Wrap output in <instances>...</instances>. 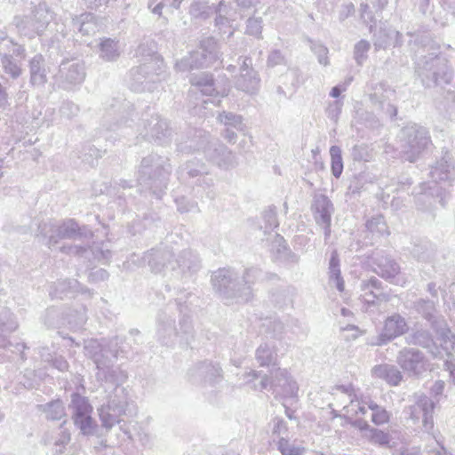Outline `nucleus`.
<instances>
[{
  "instance_id": "37",
  "label": "nucleus",
  "mask_w": 455,
  "mask_h": 455,
  "mask_svg": "<svg viewBox=\"0 0 455 455\" xmlns=\"http://www.w3.org/2000/svg\"><path fill=\"white\" fill-rule=\"evenodd\" d=\"M18 323L13 314L6 307H0V347L6 348L12 343L4 339V335L14 331Z\"/></svg>"
},
{
  "instance_id": "20",
  "label": "nucleus",
  "mask_w": 455,
  "mask_h": 455,
  "mask_svg": "<svg viewBox=\"0 0 455 455\" xmlns=\"http://www.w3.org/2000/svg\"><path fill=\"white\" fill-rule=\"evenodd\" d=\"M188 376L192 384H209L210 386L219 383L223 378L220 364L210 361L196 363L188 370Z\"/></svg>"
},
{
  "instance_id": "21",
  "label": "nucleus",
  "mask_w": 455,
  "mask_h": 455,
  "mask_svg": "<svg viewBox=\"0 0 455 455\" xmlns=\"http://www.w3.org/2000/svg\"><path fill=\"white\" fill-rule=\"evenodd\" d=\"M174 252L168 246H158L146 251L140 265H148L153 273L159 274L165 270L171 271V262Z\"/></svg>"
},
{
  "instance_id": "51",
  "label": "nucleus",
  "mask_w": 455,
  "mask_h": 455,
  "mask_svg": "<svg viewBox=\"0 0 455 455\" xmlns=\"http://www.w3.org/2000/svg\"><path fill=\"white\" fill-rule=\"evenodd\" d=\"M373 45L375 50L386 49L392 44V28H387L380 27L379 30H373Z\"/></svg>"
},
{
  "instance_id": "17",
  "label": "nucleus",
  "mask_w": 455,
  "mask_h": 455,
  "mask_svg": "<svg viewBox=\"0 0 455 455\" xmlns=\"http://www.w3.org/2000/svg\"><path fill=\"white\" fill-rule=\"evenodd\" d=\"M204 155L208 162L223 170L233 169L237 164L233 152L217 139L209 138Z\"/></svg>"
},
{
  "instance_id": "1",
  "label": "nucleus",
  "mask_w": 455,
  "mask_h": 455,
  "mask_svg": "<svg viewBox=\"0 0 455 455\" xmlns=\"http://www.w3.org/2000/svg\"><path fill=\"white\" fill-rule=\"evenodd\" d=\"M415 53V73L426 88L443 87L451 82L453 71L448 59L440 53L439 44L427 32L406 33Z\"/></svg>"
},
{
  "instance_id": "15",
  "label": "nucleus",
  "mask_w": 455,
  "mask_h": 455,
  "mask_svg": "<svg viewBox=\"0 0 455 455\" xmlns=\"http://www.w3.org/2000/svg\"><path fill=\"white\" fill-rule=\"evenodd\" d=\"M171 264L172 275L178 279H185L197 273L201 267L198 253L190 248L183 249L174 253Z\"/></svg>"
},
{
  "instance_id": "4",
  "label": "nucleus",
  "mask_w": 455,
  "mask_h": 455,
  "mask_svg": "<svg viewBox=\"0 0 455 455\" xmlns=\"http://www.w3.org/2000/svg\"><path fill=\"white\" fill-rule=\"evenodd\" d=\"M176 303L180 314H183L180 320V331L177 330L174 318L166 311L161 310L156 321L157 340L164 346L171 347L175 344L177 338L180 342L188 345L193 339V325L191 317L186 313L188 308L187 300L182 295L176 299Z\"/></svg>"
},
{
  "instance_id": "31",
  "label": "nucleus",
  "mask_w": 455,
  "mask_h": 455,
  "mask_svg": "<svg viewBox=\"0 0 455 455\" xmlns=\"http://www.w3.org/2000/svg\"><path fill=\"white\" fill-rule=\"evenodd\" d=\"M361 291H363L361 296L367 304L373 305L376 300H387L388 296L384 291L382 282L375 276H371L370 279L363 281L361 283Z\"/></svg>"
},
{
  "instance_id": "63",
  "label": "nucleus",
  "mask_w": 455,
  "mask_h": 455,
  "mask_svg": "<svg viewBox=\"0 0 455 455\" xmlns=\"http://www.w3.org/2000/svg\"><path fill=\"white\" fill-rule=\"evenodd\" d=\"M343 411H346L347 417L351 418L352 416H356L358 414L365 415L367 408L364 405V402H360L351 398L349 404L343 407Z\"/></svg>"
},
{
  "instance_id": "57",
  "label": "nucleus",
  "mask_w": 455,
  "mask_h": 455,
  "mask_svg": "<svg viewBox=\"0 0 455 455\" xmlns=\"http://www.w3.org/2000/svg\"><path fill=\"white\" fill-rule=\"evenodd\" d=\"M219 121L224 125L234 127L237 130H243V118L241 116L234 114L232 112L223 111L218 116Z\"/></svg>"
},
{
  "instance_id": "41",
  "label": "nucleus",
  "mask_w": 455,
  "mask_h": 455,
  "mask_svg": "<svg viewBox=\"0 0 455 455\" xmlns=\"http://www.w3.org/2000/svg\"><path fill=\"white\" fill-rule=\"evenodd\" d=\"M405 339L409 345L420 346L425 348H429L434 345L431 333L428 330L423 328H413Z\"/></svg>"
},
{
  "instance_id": "54",
  "label": "nucleus",
  "mask_w": 455,
  "mask_h": 455,
  "mask_svg": "<svg viewBox=\"0 0 455 455\" xmlns=\"http://www.w3.org/2000/svg\"><path fill=\"white\" fill-rule=\"evenodd\" d=\"M363 436L372 444L381 447H389L391 435L381 429L372 427L370 433H365Z\"/></svg>"
},
{
  "instance_id": "55",
  "label": "nucleus",
  "mask_w": 455,
  "mask_h": 455,
  "mask_svg": "<svg viewBox=\"0 0 455 455\" xmlns=\"http://www.w3.org/2000/svg\"><path fill=\"white\" fill-rule=\"evenodd\" d=\"M330 156L331 174L339 179L342 174L344 167L341 148L336 145L331 146L330 148Z\"/></svg>"
},
{
  "instance_id": "33",
  "label": "nucleus",
  "mask_w": 455,
  "mask_h": 455,
  "mask_svg": "<svg viewBox=\"0 0 455 455\" xmlns=\"http://www.w3.org/2000/svg\"><path fill=\"white\" fill-rule=\"evenodd\" d=\"M207 171L205 164L193 159L181 164L177 171V174L180 180L190 183V180L194 181L198 177H202L203 174H207Z\"/></svg>"
},
{
  "instance_id": "64",
  "label": "nucleus",
  "mask_w": 455,
  "mask_h": 455,
  "mask_svg": "<svg viewBox=\"0 0 455 455\" xmlns=\"http://www.w3.org/2000/svg\"><path fill=\"white\" fill-rule=\"evenodd\" d=\"M175 203L178 211L181 213H186L189 212H200V209L198 207L197 203L195 201H191L185 196L176 198Z\"/></svg>"
},
{
  "instance_id": "14",
  "label": "nucleus",
  "mask_w": 455,
  "mask_h": 455,
  "mask_svg": "<svg viewBox=\"0 0 455 455\" xmlns=\"http://www.w3.org/2000/svg\"><path fill=\"white\" fill-rule=\"evenodd\" d=\"M139 133L148 140L155 141L158 145L168 144L171 140L172 128L166 119L158 114H152L149 117L142 118Z\"/></svg>"
},
{
  "instance_id": "26",
  "label": "nucleus",
  "mask_w": 455,
  "mask_h": 455,
  "mask_svg": "<svg viewBox=\"0 0 455 455\" xmlns=\"http://www.w3.org/2000/svg\"><path fill=\"white\" fill-rule=\"evenodd\" d=\"M271 389L277 395L293 397L297 395L299 388L296 381L286 370L278 369L271 380Z\"/></svg>"
},
{
  "instance_id": "13",
  "label": "nucleus",
  "mask_w": 455,
  "mask_h": 455,
  "mask_svg": "<svg viewBox=\"0 0 455 455\" xmlns=\"http://www.w3.org/2000/svg\"><path fill=\"white\" fill-rule=\"evenodd\" d=\"M404 139V158L414 163L430 143L428 131L417 124L407 126L402 131Z\"/></svg>"
},
{
  "instance_id": "45",
  "label": "nucleus",
  "mask_w": 455,
  "mask_h": 455,
  "mask_svg": "<svg viewBox=\"0 0 455 455\" xmlns=\"http://www.w3.org/2000/svg\"><path fill=\"white\" fill-rule=\"evenodd\" d=\"M241 278L242 285H248L250 290L252 291L251 286L256 283L259 281H261L265 278L267 279H274L277 278V275L275 274H268V273H263V271L255 267H248L244 270L243 274Z\"/></svg>"
},
{
  "instance_id": "9",
  "label": "nucleus",
  "mask_w": 455,
  "mask_h": 455,
  "mask_svg": "<svg viewBox=\"0 0 455 455\" xmlns=\"http://www.w3.org/2000/svg\"><path fill=\"white\" fill-rule=\"evenodd\" d=\"M435 407V402L430 397L420 395L416 397V401L413 404L404 409V413L408 415V418L415 424L421 420L422 431L433 436V438L439 443L437 438L439 432L435 429L433 418Z\"/></svg>"
},
{
  "instance_id": "18",
  "label": "nucleus",
  "mask_w": 455,
  "mask_h": 455,
  "mask_svg": "<svg viewBox=\"0 0 455 455\" xmlns=\"http://www.w3.org/2000/svg\"><path fill=\"white\" fill-rule=\"evenodd\" d=\"M396 362L410 376H419L427 370V359L415 347H403L398 352Z\"/></svg>"
},
{
  "instance_id": "16",
  "label": "nucleus",
  "mask_w": 455,
  "mask_h": 455,
  "mask_svg": "<svg viewBox=\"0 0 455 455\" xmlns=\"http://www.w3.org/2000/svg\"><path fill=\"white\" fill-rule=\"evenodd\" d=\"M436 204L442 207L446 205V200L443 188L435 184L423 182L419 186V191L415 196V204L419 211L429 212L435 218L434 211Z\"/></svg>"
},
{
  "instance_id": "28",
  "label": "nucleus",
  "mask_w": 455,
  "mask_h": 455,
  "mask_svg": "<svg viewBox=\"0 0 455 455\" xmlns=\"http://www.w3.org/2000/svg\"><path fill=\"white\" fill-rule=\"evenodd\" d=\"M192 86L198 89L203 95L207 96H226V90H221L216 85L214 78L212 74L201 72L199 74H194L189 79Z\"/></svg>"
},
{
  "instance_id": "60",
  "label": "nucleus",
  "mask_w": 455,
  "mask_h": 455,
  "mask_svg": "<svg viewBox=\"0 0 455 455\" xmlns=\"http://www.w3.org/2000/svg\"><path fill=\"white\" fill-rule=\"evenodd\" d=\"M271 301L279 308L291 303L290 291L288 289H278L271 293Z\"/></svg>"
},
{
  "instance_id": "49",
  "label": "nucleus",
  "mask_w": 455,
  "mask_h": 455,
  "mask_svg": "<svg viewBox=\"0 0 455 455\" xmlns=\"http://www.w3.org/2000/svg\"><path fill=\"white\" fill-rule=\"evenodd\" d=\"M105 152L106 150L102 152L94 145L85 143L80 151L79 158L88 166L93 167L95 164H97L98 160L102 157V154Z\"/></svg>"
},
{
  "instance_id": "7",
  "label": "nucleus",
  "mask_w": 455,
  "mask_h": 455,
  "mask_svg": "<svg viewBox=\"0 0 455 455\" xmlns=\"http://www.w3.org/2000/svg\"><path fill=\"white\" fill-rule=\"evenodd\" d=\"M124 338L115 336L109 339L89 340L84 349L96 364V367H106L115 363L119 357H125L128 350L124 346Z\"/></svg>"
},
{
  "instance_id": "8",
  "label": "nucleus",
  "mask_w": 455,
  "mask_h": 455,
  "mask_svg": "<svg viewBox=\"0 0 455 455\" xmlns=\"http://www.w3.org/2000/svg\"><path fill=\"white\" fill-rule=\"evenodd\" d=\"M86 77V66L78 58H66L59 65L53 79L59 89L73 92L80 88Z\"/></svg>"
},
{
  "instance_id": "35",
  "label": "nucleus",
  "mask_w": 455,
  "mask_h": 455,
  "mask_svg": "<svg viewBox=\"0 0 455 455\" xmlns=\"http://www.w3.org/2000/svg\"><path fill=\"white\" fill-rule=\"evenodd\" d=\"M371 375L373 378L385 380L393 387L398 386L403 379L402 372L397 367L387 363L375 365L371 369Z\"/></svg>"
},
{
  "instance_id": "38",
  "label": "nucleus",
  "mask_w": 455,
  "mask_h": 455,
  "mask_svg": "<svg viewBox=\"0 0 455 455\" xmlns=\"http://www.w3.org/2000/svg\"><path fill=\"white\" fill-rule=\"evenodd\" d=\"M190 184L195 194L197 196H203L204 195L210 200H213L217 196L214 188V179L208 171L207 174H203L202 177H198L194 181H191Z\"/></svg>"
},
{
  "instance_id": "2",
  "label": "nucleus",
  "mask_w": 455,
  "mask_h": 455,
  "mask_svg": "<svg viewBox=\"0 0 455 455\" xmlns=\"http://www.w3.org/2000/svg\"><path fill=\"white\" fill-rule=\"evenodd\" d=\"M140 65L130 70L131 88L134 92H153L164 78V60L153 41L140 44L136 50Z\"/></svg>"
},
{
  "instance_id": "53",
  "label": "nucleus",
  "mask_w": 455,
  "mask_h": 455,
  "mask_svg": "<svg viewBox=\"0 0 455 455\" xmlns=\"http://www.w3.org/2000/svg\"><path fill=\"white\" fill-rule=\"evenodd\" d=\"M365 227L373 236H383L388 235V228L382 215H378L368 220Z\"/></svg>"
},
{
  "instance_id": "32",
  "label": "nucleus",
  "mask_w": 455,
  "mask_h": 455,
  "mask_svg": "<svg viewBox=\"0 0 455 455\" xmlns=\"http://www.w3.org/2000/svg\"><path fill=\"white\" fill-rule=\"evenodd\" d=\"M453 168L451 157L445 155L441 160L436 162L435 165L431 167L429 176L432 179V182L430 184L437 185L440 181H448L450 185H452L454 180Z\"/></svg>"
},
{
  "instance_id": "43",
  "label": "nucleus",
  "mask_w": 455,
  "mask_h": 455,
  "mask_svg": "<svg viewBox=\"0 0 455 455\" xmlns=\"http://www.w3.org/2000/svg\"><path fill=\"white\" fill-rule=\"evenodd\" d=\"M97 376L99 379H105L112 384L120 385L127 379V374L124 371L119 367H114V363H111L106 367H97Z\"/></svg>"
},
{
  "instance_id": "23",
  "label": "nucleus",
  "mask_w": 455,
  "mask_h": 455,
  "mask_svg": "<svg viewBox=\"0 0 455 455\" xmlns=\"http://www.w3.org/2000/svg\"><path fill=\"white\" fill-rule=\"evenodd\" d=\"M237 90L249 94H255L260 87V79L257 71L251 67V59L245 57L240 67V76L235 82Z\"/></svg>"
},
{
  "instance_id": "44",
  "label": "nucleus",
  "mask_w": 455,
  "mask_h": 455,
  "mask_svg": "<svg viewBox=\"0 0 455 455\" xmlns=\"http://www.w3.org/2000/svg\"><path fill=\"white\" fill-rule=\"evenodd\" d=\"M255 359L259 366L275 365L277 355L274 346L267 343L261 344L255 352Z\"/></svg>"
},
{
  "instance_id": "5",
  "label": "nucleus",
  "mask_w": 455,
  "mask_h": 455,
  "mask_svg": "<svg viewBox=\"0 0 455 455\" xmlns=\"http://www.w3.org/2000/svg\"><path fill=\"white\" fill-rule=\"evenodd\" d=\"M211 282L213 290L226 303H246L253 296L248 285H242L239 274L232 267H222L214 271Z\"/></svg>"
},
{
  "instance_id": "39",
  "label": "nucleus",
  "mask_w": 455,
  "mask_h": 455,
  "mask_svg": "<svg viewBox=\"0 0 455 455\" xmlns=\"http://www.w3.org/2000/svg\"><path fill=\"white\" fill-rule=\"evenodd\" d=\"M436 246L428 240H419L415 243L411 250V254L419 261L432 263L436 256Z\"/></svg>"
},
{
  "instance_id": "30",
  "label": "nucleus",
  "mask_w": 455,
  "mask_h": 455,
  "mask_svg": "<svg viewBox=\"0 0 455 455\" xmlns=\"http://www.w3.org/2000/svg\"><path fill=\"white\" fill-rule=\"evenodd\" d=\"M433 328L437 334L441 347L445 352L448 359L452 362L455 360V334L447 327L445 321L434 322Z\"/></svg>"
},
{
  "instance_id": "58",
  "label": "nucleus",
  "mask_w": 455,
  "mask_h": 455,
  "mask_svg": "<svg viewBox=\"0 0 455 455\" xmlns=\"http://www.w3.org/2000/svg\"><path fill=\"white\" fill-rule=\"evenodd\" d=\"M277 449L283 455H303L305 449L289 443V438H280L277 442Z\"/></svg>"
},
{
  "instance_id": "12",
  "label": "nucleus",
  "mask_w": 455,
  "mask_h": 455,
  "mask_svg": "<svg viewBox=\"0 0 455 455\" xmlns=\"http://www.w3.org/2000/svg\"><path fill=\"white\" fill-rule=\"evenodd\" d=\"M37 236L46 239L45 243L50 249L59 243L60 239H73L79 235L78 224L74 220H68L60 225L55 221H44L38 224Z\"/></svg>"
},
{
  "instance_id": "3",
  "label": "nucleus",
  "mask_w": 455,
  "mask_h": 455,
  "mask_svg": "<svg viewBox=\"0 0 455 455\" xmlns=\"http://www.w3.org/2000/svg\"><path fill=\"white\" fill-rule=\"evenodd\" d=\"M172 172L168 156L151 153L144 156L138 168L137 181L141 191L161 199L167 189Z\"/></svg>"
},
{
  "instance_id": "10",
  "label": "nucleus",
  "mask_w": 455,
  "mask_h": 455,
  "mask_svg": "<svg viewBox=\"0 0 455 455\" xmlns=\"http://www.w3.org/2000/svg\"><path fill=\"white\" fill-rule=\"evenodd\" d=\"M52 20L45 4H39L32 13L25 17H15L14 22L20 36L32 39L42 36Z\"/></svg>"
},
{
  "instance_id": "6",
  "label": "nucleus",
  "mask_w": 455,
  "mask_h": 455,
  "mask_svg": "<svg viewBox=\"0 0 455 455\" xmlns=\"http://www.w3.org/2000/svg\"><path fill=\"white\" fill-rule=\"evenodd\" d=\"M98 411L102 427L109 430L121 422V416L133 417L138 409L127 389L116 385L109 394L107 403L102 404Z\"/></svg>"
},
{
  "instance_id": "11",
  "label": "nucleus",
  "mask_w": 455,
  "mask_h": 455,
  "mask_svg": "<svg viewBox=\"0 0 455 455\" xmlns=\"http://www.w3.org/2000/svg\"><path fill=\"white\" fill-rule=\"evenodd\" d=\"M69 409L74 424L81 433L84 435H94L97 424L92 417V406L88 398L78 393H73Z\"/></svg>"
},
{
  "instance_id": "47",
  "label": "nucleus",
  "mask_w": 455,
  "mask_h": 455,
  "mask_svg": "<svg viewBox=\"0 0 455 455\" xmlns=\"http://www.w3.org/2000/svg\"><path fill=\"white\" fill-rule=\"evenodd\" d=\"M99 47L100 57L106 61H114L119 57L118 42L114 39H102Z\"/></svg>"
},
{
  "instance_id": "46",
  "label": "nucleus",
  "mask_w": 455,
  "mask_h": 455,
  "mask_svg": "<svg viewBox=\"0 0 455 455\" xmlns=\"http://www.w3.org/2000/svg\"><path fill=\"white\" fill-rule=\"evenodd\" d=\"M413 308L420 314L425 319L431 323L435 321H444L443 319H437L435 315V303L430 299H419L413 302Z\"/></svg>"
},
{
  "instance_id": "25",
  "label": "nucleus",
  "mask_w": 455,
  "mask_h": 455,
  "mask_svg": "<svg viewBox=\"0 0 455 455\" xmlns=\"http://www.w3.org/2000/svg\"><path fill=\"white\" fill-rule=\"evenodd\" d=\"M114 101L115 103L110 105V109L108 110L107 115L104 116L103 127L106 132L121 129L122 124L128 122L127 117L124 114L129 110L128 115H131V112L133 111L132 105L130 102L116 100Z\"/></svg>"
},
{
  "instance_id": "40",
  "label": "nucleus",
  "mask_w": 455,
  "mask_h": 455,
  "mask_svg": "<svg viewBox=\"0 0 455 455\" xmlns=\"http://www.w3.org/2000/svg\"><path fill=\"white\" fill-rule=\"evenodd\" d=\"M36 409L38 411L44 414L47 420H60L66 416L65 406L60 399H55L44 404H38Z\"/></svg>"
},
{
  "instance_id": "42",
  "label": "nucleus",
  "mask_w": 455,
  "mask_h": 455,
  "mask_svg": "<svg viewBox=\"0 0 455 455\" xmlns=\"http://www.w3.org/2000/svg\"><path fill=\"white\" fill-rule=\"evenodd\" d=\"M215 0H193L189 13L196 19L206 20L213 15Z\"/></svg>"
},
{
  "instance_id": "59",
  "label": "nucleus",
  "mask_w": 455,
  "mask_h": 455,
  "mask_svg": "<svg viewBox=\"0 0 455 455\" xmlns=\"http://www.w3.org/2000/svg\"><path fill=\"white\" fill-rule=\"evenodd\" d=\"M311 51L316 55L318 62L321 65L328 66V48L319 42H315L311 39H307Z\"/></svg>"
},
{
  "instance_id": "56",
  "label": "nucleus",
  "mask_w": 455,
  "mask_h": 455,
  "mask_svg": "<svg viewBox=\"0 0 455 455\" xmlns=\"http://www.w3.org/2000/svg\"><path fill=\"white\" fill-rule=\"evenodd\" d=\"M371 44L364 39L360 40L354 47V59L358 66H363L368 58Z\"/></svg>"
},
{
  "instance_id": "62",
  "label": "nucleus",
  "mask_w": 455,
  "mask_h": 455,
  "mask_svg": "<svg viewBox=\"0 0 455 455\" xmlns=\"http://www.w3.org/2000/svg\"><path fill=\"white\" fill-rule=\"evenodd\" d=\"M262 218L265 222V232L272 231L278 227L277 213L275 207H269L264 211Z\"/></svg>"
},
{
  "instance_id": "61",
  "label": "nucleus",
  "mask_w": 455,
  "mask_h": 455,
  "mask_svg": "<svg viewBox=\"0 0 455 455\" xmlns=\"http://www.w3.org/2000/svg\"><path fill=\"white\" fill-rule=\"evenodd\" d=\"M234 20L235 18L216 15L214 20V25L219 29L220 34H228L227 37L229 38L234 34V31L231 28V22Z\"/></svg>"
},
{
  "instance_id": "52",
  "label": "nucleus",
  "mask_w": 455,
  "mask_h": 455,
  "mask_svg": "<svg viewBox=\"0 0 455 455\" xmlns=\"http://www.w3.org/2000/svg\"><path fill=\"white\" fill-rule=\"evenodd\" d=\"M199 48L206 53L209 60L215 63L220 58V51L217 41L212 37H206L201 40Z\"/></svg>"
},
{
  "instance_id": "50",
  "label": "nucleus",
  "mask_w": 455,
  "mask_h": 455,
  "mask_svg": "<svg viewBox=\"0 0 455 455\" xmlns=\"http://www.w3.org/2000/svg\"><path fill=\"white\" fill-rule=\"evenodd\" d=\"M3 71L12 79H17L22 74L21 62L12 58V55L0 59Z\"/></svg>"
},
{
  "instance_id": "36",
  "label": "nucleus",
  "mask_w": 455,
  "mask_h": 455,
  "mask_svg": "<svg viewBox=\"0 0 455 455\" xmlns=\"http://www.w3.org/2000/svg\"><path fill=\"white\" fill-rule=\"evenodd\" d=\"M387 3L388 0H366V3L360 4L361 19L369 27L370 32H372V28L377 24L372 9L376 12H382Z\"/></svg>"
},
{
  "instance_id": "24",
  "label": "nucleus",
  "mask_w": 455,
  "mask_h": 455,
  "mask_svg": "<svg viewBox=\"0 0 455 455\" xmlns=\"http://www.w3.org/2000/svg\"><path fill=\"white\" fill-rule=\"evenodd\" d=\"M210 134L203 130H189L177 140V151L182 154H191L202 151L207 145Z\"/></svg>"
},
{
  "instance_id": "34",
  "label": "nucleus",
  "mask_w": 455,
  "mask_h": 455,
  "mask_svg": "<svg viewBox=\"0 0 455 455\" xmlns=\"http://www.w3.org/2000/svg\"><path fill=\"white\" fill-rule=\"evenodd\" d=\"M28 68L31 84L34 86H44L47 82L48 74L44 57L40 53L36 54L29 60Z\"/></svg>"
},
{
  "instance_id": "29",
  "label": "nucleus",
  "mask_w": 455,
  "mask_h": 455,
  "mask_svg": "<svg viewBox=\"0 0 455 455\" xmlns=\"http://www.w3.org/2000/svg\"><path fill=\"white\" fill-rule=\"evenodd\" d=\"M311 211L315 224H319L325 221H331L334 206L327 196L316 194L313 198Z\"/></svg>"
},
{
  "instance_id": "27",
  "label": "nucleus",
  "mask_w": 455,
  "mask_h": 455,
  "mask_svg": "<svg viewBox=\"0 0 455 455\" xmlns=\"http://www.w3.org/2000/svg\"><path fill=\"white\" fill-rule=\"evenodd\" d=\"M48 291L52 299H63L73 297L76 292H86L88 289L82 287L76 279H64L50 284Z\"/></svg>"
},
{
  "instance_id": "48",
  "label": "nucleus",
  "mask_w": 455,
  "mask_h": 455,
  "mask_svg": "<svg viewBox=\"0 0 455 455\" xmlns=\"http://www.w3.org/2000/svg\"><path fill=\"white\" fill-rule=\"evenodd\" d=\"M330 279L339 291H344L345 283L339 269V259L336 251H332L329 262Z\"/></svg>"
},
{
  "instance_id": "22",
  "label": "nucleus",
  "mask_w": 455,
  "mask_h": 455,
  "mask_svg": "<svg viewBox=\"0 0 455 455\" xmlns=\"http://www.w3.org/2000/svg\"><path fill=\"white\" fill-rule=\"evenodd\" d=\"M371 261L373 271L378 275L389 283H395V278L400 274L401 267L390 254L384 251H376L372 253Z\"/></svg>"
},
{
  "instance_id": "19",
  "label": "nucleus",
  "mask_w": 455,
  "mask_h": 455,
  "mask_svg": "<svg viewBox=\"0 0 455 455\" xmlns=\"http://www.w3.org/2000/svg\"><path fill=\"white\" fill-rule=\"evenodd\" d=\"M409 330L407 321L400 314L395 313L386 318L381 332L370 343L371 346H384L395 338L405 334Z\"/></svg>"
}]
</instances>
